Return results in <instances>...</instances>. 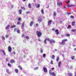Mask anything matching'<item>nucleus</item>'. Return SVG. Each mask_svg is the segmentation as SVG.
I'll use <instances>...</instances> for the list:
<instances>
[{
  "mask_svg": "<svg viewBox=\"0 0 76 76\" xmlns=\"http://www.w3.org/2000/svg\"><path fill=\"white\" fill-rule=\"evenodd\" d=\"M36 34L38 37H40L42 35V33L40 31H37Z\"/></svg>",
  "mask_w": 76,
  "mask_h": 76,
  "instance_id": "nucleus-1",
  "label": "nucleus"
},
{
  "mask_svg": "<svg viewBox=\"0 0 76 76\" xmlns=\"http://www.w3.org/2000/svg\"><path fill=\"white\" fill-rule=\"evenodd\" d=\"M67 41V39H64L62 41V42L61 43V45H64L65 42Z\"/></svg>",
  "mask_w": 76,
  "mask_h": 76,
  "instance_id": "nucleus-2",
  "label": "nucleus"
},
{
  "mask_svg": "<svg viewBox=\"0 0 76 76\" xmlns=\"http://www.w3.org/2000/svg\"><path fill=\"white\" fill-rule=\"evenodd\" d=\"M57 5L59 6H62L63 4H62V2H57Z\"/></svg>",
  "mask_w": 76,
  "mask_h": 76,
  "instance_id": "nucleus-3",
  "label": "nucleus"
},
{
  "mask_svg": "<svg viewBox=\"0 0 76 76\" xmlns=\"http://www.w3.org/2000/svg\"><path fill=\"white\" fill-rule=\"evenodd\" d=\"M8 51L9 52H11L12 51V48L10 47L9 46L8 48Z\"/></svg>",
  "mask_w": 76,
  "mask_h": 76,
  "instance_id": "nucleus-4",
  "label": "nucleus"
},
{
  "mask_svg": "<svg viewBox=\"0 0 76 76\" xmlns=\"http://www.w3.org/2000/svg\"><path fill=\"white\" fill-rule=\"evenodd\" d=\"M51 22H52V20H51L50 21H49L48 22V25L49 26V25H50L51 24Z\"/></svg>",
  "mask_w": 76,
  "mask_h": 76,
  "instance_id": "nucleus-5",
  "label": "nucleus"
},
{
  "mask_svg": "<svg viewBox=\"0 0 76 76\" xmlns=\"http://www.w3.org/2000/svg\"><path fill=\"white\" fill-rule=\"evenodd\" d=\"M15 61L14 59H11L10 61V63H15Z\"/></svg>",
  "mask_w": 76,
  "mask_h": 76,
  "instance_id": "nucleus-6",
  "label": "nucleus"
},
{
  "mask_svg": "<svg viewBox=\"0 0 76 76\" xmlns=\"http://www.w3.org/2000/svg\"><path fill=\"white\" fill-rule=\"evenodd\" d=\"M43 70H44V72L45 73H47V68L45 67H43Z\"/></svg>",
  "mask_w": 76,
  "mask_h": 76,
  "instance_id": "nucleus-7",
  "label": "nucleus"
},
{
  "mask_svg": "<svg viewBox=\"0 0 76 76\" xmlns=\"http://www.w3.org/2000/svg\"><path fill=\"white\" fill-rule=\"evenodd\" d=\"M51 75H52L53 76H56V74L54 72H52L51 74Z\"/></svg>",
  "mask_w": 76,
  "mask_h": 76,
  "instance_id": "nucleus-8",
  "label": "nucleus"
},
{
  "mask_svg": "<svg viewBox=\"0 0 76 76\" xmlns=\"http://www.w3.org/2000/svg\"><path fill=\"white\" fill-rule=\"evenodd\" d=\"M50 44H51V43H55V41L53 40H50Z\"/></svg>",
  "mask_w": 76,
  "mask_h": 76,
  "instance_id": "nucleus-9",
  "label": "nucleus"
},
{
  "mask_svg": "<svg viewBox=\"0 0 76 76\" xmlns=\"http://www.w3.org/2000/svg\"><path fill=\"white\" fill-rule=\"evenodd\" d=\"M33 24H34V22L33 21H31L30 23V26H32L33 25Z\"/></svg>",
  "mask_w": 76,
  "mask_h": 76,
  "instance_id": "nucleus-10",
  "label": "nucleus"
},
{
  "mask_svg": "<svg viewBox=\"0 0 76 76\" xmlns=\"http://www.w3.org/2000/svg\"><path fill=\"white\" fill-rule=\"evenodd\" d=\"M55 32L57 35H58L59 34V32H58V30H55Z\"/></svg>",
  "mask_w": 76,
  "mask_h": 76,
  "instance_id": "nucleus-11",
  "label": "nucleus"
},
{
  "mask_svg": "<svg viewBox=\"0 0 76 76\" xmlns=\"http://www.w3.org/2000/svg\"><path fill=\"white\" fill-rule=\"evenodd\" d=\"M15 72H16V73H19V70H18V69H15Z\"/></svg>",
  "mask_w": 76,
  "mask_h": 76,
  "instance_id": "nucleus-12",
  "label": "nucleus"
},
{
  "mask_svg": "<svg viewBox=\"0 0 76 76\" xmlns=\"http://www.w3.org/2000/svg\"><path fill=\"white\" fill-rule=\"evenodd\" d=\"M6 72H7V73H8V74H10V73H11V72H9V70L8 69H6Z\"/></svg>",
  "mask_w": 76,
  "mask_h": 76,
  "instance_id": "nucleus-13",
  "label": "nucleus"
},
{
  "mask_svg": "<svg viewBox=\"0 0 76 76\" xmlns=\"http://www.w3.org/2000/svg\"><path fill=\"white\" fill-rule=\"evenodd\" d=\"M9 27H10V25H8L7 26H6L5 28L6 29H8L9 28Z\"/></svg>",
  "mask_w": 76,
  "mask_h": 76,
  "instance_id": "nucleus-14",
  "label": "nucleus"
},
{
  "mask_svg": "<svg viewBox=\"0 0 76 76\" xmlns=\"http://www.w3.org/2000/svg\"><path fill=\"white\" fill-rule=\"evenodd\" d=\"M69 76H73V74L71 72H69L68 73Z\"/></svg>",
  "mask_w": 76,
  "mask_h": 76,
  "instance_id": "nucleus-15",
  "label": "nucleus"
},
{
  "mask_svg": "<svg viewBox=\"0 0 76 76\" xmlns=\"http://www.w3.org/2000/svg\"><path fill=\"white\" fill-rule=\"evenodd\" d=\"M1 51L3 53V55L4 56H6V53H5V52H4V50H1Z\"/></svg>",
  "mask_w": 76,
  "mask_h": 76,
  "instance_id": "nucleus-16",
  "label": "nucleus"
},
{
  "mask_svg": "<svg viewBox=\"0 0 76 76\" xmlns=\"http://www.w3.org/2000/svg\"><path fill=\"white\" fill-rule=\"evenodd\" d=\"M23 28H24V23H22V25L21 28L22 29H23Z\"/></svg>",
  "mask_w": 76,
  "mask_h": 76,
  "instance_id": "nucleus-17",
  "label": "nucleus"
},
{
  "mask_svg": "<svg viewBox=\"0 0 76 76\" xmlns=\"http://www.w3.org/2000/svg\"><path fill=\"white\" fill-rule=\"evenodd\" d=\"M16 27V26L15 25H13V26H11V28H15Z\"/></svg>",
  "mask_w": 76,
  "mask_h": 76,
  "instance_id": "nucleus-18",
  "label": "nucleus"
},
{
  "mask_svg": "<svg viewBox=\"0 0 76 76\" xmlns=\"http://www.w3.org/2000/svg\"><path fill=\"white\" fill-rule=\"evenodd\" d=\"M19 14L21 15L22 14V10H20L19 11Z\"/></svg>",
  "mask_w": 76,
  "mask_h": 76,
  "instance_id": "nucleus-19",
  "label": "nucleus"
},
{
  "mask_svg": "<svg viewBox=\"0 0 76 76\" xmlns=\"http://www.w3.org/2000/svg\"><path fill=\"white\" fill-rule=\"evenodd\" d=\"M40 7V4H38L36 6V7L37 8H39Z\"/></svg>",
  "mask_w": 76,
  "mask_h": 76,
  "instance_id": "nucleus-20",
  "label": "nucleus"
},
{
  "mask_svg": "<svg viewBox=\"0 0 76 76\" xmlns=\"http://www.w3.org/2000/svg\"><path fill=\"white\" fill-rule=\"evenodd\" d=\"M59 60V57H57L56 59V61L57 62H58V61Z\"/></svg>",
  "mask_w": 76,
  "mask_h": 76,
  "instance_id": "nucleus-21",
  "label": "nucleus"
},
{
  "mask_svg": "<svg viewBox=\"0 0 76 76\" xmlns=\"http://www.w3.org/2000/svg\"><path fill=\"white\" fill-rule=\"evenodd\" d=\"M75 22L73 21L72 23V25L73 26H75Z\"/></svg>",
  "mask_w": 76,
  "mask_h": 76,
  "instance_id": "nucleus-22",
  "label": "nucleus"
},
{
  "mask_svg": "<svg viewBox=\"0 0 76 76\" xmlns=\"http://www.w3.org/2000/svg\"><path fill=\"white\" fill-rule=\"evenodd\" d=\"M55 58V56L53 55L52 56V59H54Z\"/></svg>",
  "mask_w": 76,
  "mask_h": 76,
  "instance_id": "nucleus-23",
  "label": "nucleus"
},
{
  "mask_svg": "<svg viewBox=\"0 0 76 76\" xmlns=\"http://www.w3.org/2000/svg\"><path fill=\"white\" fill-rule=\"evenodd\" d=\"M18 67L19 68V69H20V70H22V68L21 66L19 65L18 66Z\"/></svg>",
  "mask_w": 76,
  "mask_h": 76,
  "instance_id": "nucleus-24",
  "label": "nucleus"
},
{
  "mask_svg": "<svg viewBox=\"0 0 76 76\" xmlns=\"http://www.w3.org/2000/svg\"><path fill=\"white\" fill-rule=\"evenodd\" d=\"M17 33H18V34H20V30L19 29L17 30Z\"/></svg>",
  "mask_w": 76,
  "mask_h": 76,
  "instance_id": "nucleus-25",
  "label": "nucleus"
},
{
  "mask_svg": "<svg viewBox=\"0 0 76 76\" xmlns=\"http://www.w3.org/2000/svg\"><path fill=\"white\" fill-rule=\"evenodd\" d=\"M65 35L66 37H70V34H66Z\"/></svg>",
  "mask_w": 76,
  "mask_h": 76,
  "instance_id": "nucleus-26",
  "label": "nucleus"
},
{
  "mask_svg": "<svg viewBox=\"0 0 76 76\" xmlns=\"http://www.w3.org/2000/svg\"><path fill=\"white\" fill-rule=\"evenodd\" d=\"M28 6L29 8H31V7H32L31 6V4H28Z\"/></svg>",
  "mask_w": 76,
  "mask_h": 76,
  "instance_id": "nucleus-27",
  "label": "nucleus"
},
{
  "mask_svg": "<svg viewBox=\"0 0 76 76\" xmlns=\"http://www.w3.org/2000/svg\"><path fill=\"white\" fill-rule=\"evenodd\" d=\"M41 12L42 13V15H44V10H43L42 9L41 10Z\"/></svg>",
  "mask_w": 76,
  "mask_h": 76,
  "instance_id": "nucleus-28",
  "label": "nucleus"
},
{
  "mask_svg": "<svg viewBox=\"0 0 76 76\" xmlns=\"http://www.w3.org/2000/svg\"><path fill=\"white\" fill-rule=\"evenodd\" d=\"M71 31L72 32H76V29H72Z\"/></svg>",
  "mask_w": 76,
  "mask_h": 76,
  "instance_id": "nucleus-29",
  "label": "nucleus"
},
{
  "mask_svg": "<svg viewBox=\"0 0 76 76\" xmlns=\"http://www.w3.org/2000/svg\"><path fill=\"white\" fill-rule=\"evenodd\" d=\"M60 65H61V61H59L58 64V66L60 67Z\"/></svg>",
  "mask_w": 76,
  "mask_h": 76,
  "instance_id": "nucleus-30",
  "label": "nucleus"
},
{
  "mask_svg": "<svg viewBox=\"0 0 76 76\" xmlns=\"http://www.w3.org/2000/svg\"><path fill=\"white\" fill-rule=\"evenodd\" d=\"M75 56H72L71 57V59L72 60H74L75 59Z\"/></svg>",
  "mask_w": 76,
  "mask_h": 76,
  "instance_id": "nucleus-31",
  "label": "nucleus"
},
{
  "mask_svg": "<svg viewBox=\"0 0 76 76\" xmlns=\"http://www.w3.org/2000/svg\"><path fill=\"white\" fill-rule=\"evenodd\" d=\"M21 8L22 9H23V10H25V7H21Z\"/></svg>",
  "mask_w": 76,
  "mask_h": 76,
  "instance_id": "nucleus-32",
  "label": "nucleus"
},
{
  "mask_svg": "<svg viewBox=\"0 0 76 76\" xmlns=\"http://www.w3.org/2000/svg\"><path fill=\"white\" fill-rule=\"evenodd\" d=\"M26 38L27 39H29V37L28 36L26 37Z\"/></svg>",
  "mask_w": 76,
  "mask_h": 76,
  "instance_id": "nucleus-33",
  "label": "nucleus"
},
{
  "mask_svg": "<svg viewBox=\"0 0 76 76\" xmlns=\"http://www.w3.org/2000/svg\"><path fill=\"white\" fill-rule=\"evenodd\" d=\"M73 6V5H68L67 6V7H72Z\"/></svg>",
  "mask_w": 76,
  "mask_h": 76,
  "instance_id": "nucleus-34",
  "label": "nucleus"
},
{
  "mask_svg": "<svg viewBox=\"0 0 76 76\" xmlns=\"http://www.w3.org/2000/svg\"><path fill=\"white\" fill-rule=\"evenodd\" d=\"M22 20V18H18V21H20V20Z\"/></svg>",
  "mask_w": 76,
  "mask_h": 76,
  "instance_id": "nucleus-35",
  "label": "nucleus"
},
{
  "mask_svg": "<svg viewBox=\"0 0 76 76\" xmlns=\"http://www.w3.org/2000/svg\"><path fill=\"white\" fill-rule=\"evenodd\" d=\"M38 20L39 22H40L41 21V20H42V19L39 18L38 19Z\"/></svg>",
  "mask_w": 76,
  "mask_h": 76,
  "instance_id": "nucleus-36",
  "label": "nucleus"
},
{
  "mask_svg": "<svg viewBox=\"0 0 76 76\" xmlns=\"http://www.w3.org/2000/svg\"><path fill=\"white\" fill-rule=\"evenodd\" d=\"M53 15L54 16H56V13L55 12H54Z\"/></svg>",
  "mask_w": 76,
  "mask_h": 76,
  "instance_id": "nucleus-37",
  "label": "nucleus"
},
{
  "mask_svg": "<svg viewBox=\"0 0 76 76\" xmlns=\"http://www.w3.org/2000/svg\"><path fill=\"white\" fill-rule=\"evenodd\" d=\"M46 56V54H44L43 55V57H45Z\"/></svg>",
  "mask_w": 76,
  "mask_h": 76,
  "instance_id": "nucleus-38",
  "label": "nucleus"
},
{
  "mask_svg": "<svg viewBox=\"0 0 76 76\" xmlns=\"http://www.w3.org/2000/svg\"><path fill=\"white\" fill-rule=\"evenodd\" d=\"M52 71H51V70H49V73L50 75H51L52 73Z\"/></svg>",
  "mask_w": 76,
  "mask_h": 76,
  "instance_id": "nucleus-39",
  "label": "nucleus"
},
{
  "mask_svg": "<svg viewBox=\"0 0 76 76\" xmlns=\"http://www.w3.org/2000/svg\"><path fill=\"white\" fill-rule=\"evenodd\" d=\"M50 64H53V61H51V62L50 63Z\"/></svg>",
  "mask_w": 76,
  "mask_h": 76,
  "instance_id": "nucleus-40",
  "label": "nucleus"
},
{
  "mask_svg": "<svg viewBox=\"0 0 76 76\" xmlns=\"http://www.w3.org/2000/svg\"><path fill=\"white\" fill-rule=\"evenodd\" d=\"M26 14H29V13H30V12L29 11H27L26 12Z\"/></svg>",
  "mask_w": 76,
  "mask_h": 76,
  "instance_id": "nucleus-41",
  "label": "nucleus"
},
{
  "mask_svg": "<svg viewBox=\"0 0 76 76\" xmlns=\"http://www.w3.org/2000/svg\"><path fill=\"white\" fill-rule=\"evenodd\" d=\"M2 39H3L4 40L5 39V37H4L2 36Z\"/></svg>",
  "mask_w": 76,
  "mask_h": 76,
  "instance_id": "nucleus-42",
  "label": "nucleus"
},
{
  "mask_svg": "<svg viewBox=\"0 0 76 76\" xmlns=\"http://www.w3.org/2000/svg\"><path fill=\"white\" fill-rule=\"evenodd\" d=\"M46 40H47V41H50V39L49 38H46Z\"/></svg>",
  "mask_w": 76,
  "mask_h": 76,
  "instance_id": "nucleus-43",
  "label": "nucleus"
},
{
  "mask_svg": "<svg viewBox=\"0 0 76 76\" xmlns=\"http://www.w3.org/2000/svg\"><path fill=\"white\" fill-rule=\"evenodd\" d=\"M16 30H17V28H15L14 30V32H16Z\"/></svg>",
  "mask_w": 76,
  "mask_h": 76,
  "instance_id": "nucleus-44",
  "label": "nucleus"
},
{
  "mask_svg": "<svg viewBox=\"0 0 76 76\" xmlns=\"http://www.w3.org/2000/svg\"><path fill=\"white\" fill-rule=\"evenodd\" d=\"M46 41H47V39H46L44 42L45 44H47Z\"/></svg>",
  "mask_w": 76,
  "mask_h": 76,
  "instance_id": "nucleus-45",
  "label": "nucleus"
},
{
  "mask_svg": "<svg viewBox=\"0 0 76 76\" xmlns=\"http://www.w3.org/2000/svg\"><path fill=\"white\" fill-rule=\"evenodd\" d=\"M71 27V26H70V25H69L68 27H67V29H70V28Z\"/></svg>",
  "mask_w": 76,
  "mask_h": 76,
  "instance_id": "nucleus-46",
  "label": "nucleus"
},
{
  "mask_svg": "<svg viewBox=\"0 0 76 76\" xmlns=\"http://www.w3.org/2000/svg\"><path fill=\"white\" fill-rule=\"evenodd\" d=\"M70 17L71 18H72V19H73V18H75V17H74V16H73V15H72V16H70Z\"/></svg>",
  "mask_w": 76,
  "mask_h": 76,
  "instance_id": "nucleus-47",
  "label": "nucleus"
},
{
  "mask_svg": "<svg viewBox=\"0 0 76 76\" xmlns=\"http://www.w3.org/2000/svg\"><path fill=\"white\" fill-rule=\"evenodd\" d=\"M8 66H9V67H11V65L9 63L8 64Z\"/></svg>",
  "mask_w": 76,
  "mask_h": 76,
  "instance_id": "nucleus-48",
  "label": "nucleus"
},
{
  "mask_svg": "<svg viewBox=\"0 0 76 76\" xmlns=\"http://www.w3.org/2000/svg\"><path fill=\"white\" fill-rule=\"evenodd\" d=\"M12 54L14 55H15V54H16V52H15L14 51L12 52Z\"/></svg>",
  "mask_w": 76,
  "mask_h": 76,
  "instance_id": "nucleus-49",
  "label": "nucleus"
},
{
  "mask_svg": "<svg viewBox=\"0 0 76 76\" xmlns=\"http://www.w3.org/2000/svg\"><path fill=\"white\" fill-rule=\"evenodd\" d=\"M6 38H7L8 37H9V35H6L5 36Z\"/></svg>",
  "mask_w": 76,
  "mask_h": 76,
  "instance_id": "nucleus-50",
  "label": "nucleus"
},
{
  "mask_svg": "<svg viewBox=\"0 0 76 76\" xmlns=\"http://www.w3.org/2000/svg\"><path fill=\"white\" fill-rule=\"evenodd\" d=\"M40 52L41 53H42L43 52L42 49V48L41 49Z\"/></svg>",
  "mask_w": 76,
  "mask_h": 76,
  "instance_id": "nucleus-51",
  "label": "nucleus"
},
{
  "mask_svg": "<svg viewBox=\"0 0 76 76\" xmlns=\"http://www.w3.org/2000/svg\"><path fill=\"white\" fill-rule=\"evenodd\" d=\"M38 69V67H36L35 68H34V70H37V69Z\"/></svg>",
  "mask_w": 76,
  "mask_h": 76,
  "instance_id": "nucleus-52",
  "label": "nucleus"
},
{
  "mask_svg": "<svg viewBox=\"0 0 76 76\" xmlns=\"http://www.w3.org/2000/svg\"><path fill=\"white\" fill-rule=\"evenodd\" d=\"M52 31H55V28H53L52 29Z\"/></svg>",
  "mask_w": 76,
  "mask_h": 76,
  "instance_id": "nucleus-53",
  "label": "nucleus"
},
{
  "mask_svg": "<svg viewBox=\"0 0 76 76\" xmlns=\"http://www.w3.org/2000/svg\"><path fill=\"white\" fill-rule=\"evenodd\" d=\"M38 25H39V24L38 23H37L36 24V27H37V26H38Z\"/></svg>",
  "mask_w": 76,
  "mask_h": 76,
  "instance_id": "nucleus-54",
  "label": "nucleus"
},
{
  "mask_svg": "<svg viewBox=\"0 0 76 76\" xmlns=\"http://www.w3.org/2000/svg\"><path fill=\"white\" fill-rule=\"evenodd\" d=\"M6 61H8V59H7V58H6Z\"/></svg>",
  "mask_w": 76,
  "mask_h": 76,
  "instance_id": "nucleus-55",
  "label": "nucleus"
},
{
  "mask_svg": "<svg viewBox=\"0 0 76 76\" xmlns=\"http://www.w3.org/2000/svg\"><path fill=\"white\" fill-rule=\"evenodd\" d=\"M38 41H39L40 42H41V40H40V39H38Z\"/></svg>",
  "mask_w": 76,
  "mask_h": 76,
  "instance_id": "nucleus-56",
  "label": "nucleus"
},
{
  "mask_svg": "<svg viewBox=\"0 0 76 76\" xmlns=\"http://www.w3.org/2000/svg\"><path fill=\"white\" fill-rule=\"evenodd\" d=\"M59 23H61V24L62 23V21H60L59 22Z\"/></svg>",
  "mask_w": 76,
  "mask_h": 76,
  "instance_id": "nucleus-57",
  "label": "nucleus"
},
{
  "mask_svg": "<svg viewBox=\"0 0 76 76\" xmlns=\"http://www.w3.org/2000/svg\"><path fill=\"white\" fill-rule=\"evenodd\" d=\"M51 70H54V68L53 67V68H51Z\"/></svg>",
  "mask_w": 76,
  "mask_h": 76,
  "instance_id": "nucleus-58",
  "label": "nucleus"
},
{
  "mask_svg": "<svg viewBox=\"0 0 76 76\" xmlns=\"http://www.w3.org/2000/svg\"><path fill=\"white\" fill-rule=\"evenodd\" d=\"M22 37H25V35H24V34H23V35H22Z\"/></svg>",
  "mask_w": 76,
  "mask_h": 76,
  "instance_id": "nucleus-59",
  "label": "nucleus"
},
{
  "mask_svg": "<svg viewBox=\"0 0 76 76\" xmlns=\"http://www.w3.org/2000/svg\"><path fill=\"white\" fill-rule=\"evenodd\" d=\"M19 24H20V23H19V22H17V25H19Z\"/></svg>",
  "mask_w": 76,
  "mask_h": 76,
  "instance_id": "nucleus-60",
  "label": "nucleus"
},
{
  "mask_svg": "<svg viewBox=\"0 0 76 76\" xmlns=\"http://www.w3.org/2000/svg\"><path fill=\"white\" fill-rule=\"evenodd\" d=\"M67 14H68V15H70V14H71V13H67Z\"/></svg>",
  "mask_w": 76,
  "mask_h": 76,
  "instance_id": "nucleus-61",
  "label": "nucleus"
},
{
  "mask_svg": "<svg viewBox=\"0 0 76 76\" xmlns=\"http://www.w3.org/2000/svg\"><path fill=\"white\" fill-rule=\"evenodd\" d=\"M74 51H75L76 50V48L74 49Z\"/></svg>",
  "mask_w": 76,
  "mask_h": 76,
  "instance_id": "nucleus-62",
  "label": "nucleus"
},
{
  "mask_svg": "<svg viewBox=\"0 0 76 76\" xmlns=\"http://www.w3.org/2000/svg\"><path fill=\"white\" fill-rule=\"evenodd\" d=\"M64 8L65 9H66V6H64Z\"/></svg>",
  "mask_w": 76,
  "mask_h": 76,
  "instance_id": "nucleus-63",
  "label": "nucleus"
},
{
  "mask_svg": "<svg viewBox=\"0 0 76 76\" xmlns=\"http://www.w3.org/2000/svg\"><path fill=\"white\" fill-rule=\"evenodd\" d=\"M55 51H57V50L56 49H55Z\"/></svg>",
  "mask_w": 76,
  "mask_h": 76,
  "instance_id": "nucleus-64",
  "label": "nucleus"
}]
</instances>
